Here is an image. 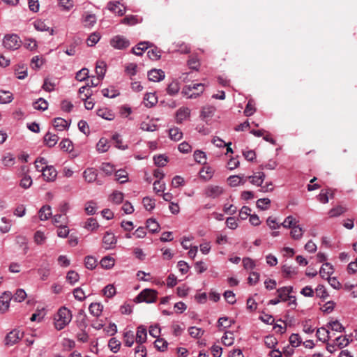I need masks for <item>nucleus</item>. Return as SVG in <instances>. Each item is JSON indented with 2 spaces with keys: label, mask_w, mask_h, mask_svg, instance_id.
<instances>
[{
  "label": "nucleus",
  "mask_w": 357,
  "mask_h": 357,
  "mask_svg": "<svg viewBox=\"0 0 357 357\" xmlns=\"http://www.w3.org/2000/svg\"><path fill=\"white\" fill-rule=\"evenodd\" d=\"M72 317V313L67 307L59 308L54 319L56 329L58 331L63 329L71 321Z\"/></svg>",
  "instance_id": "obj_1"
},
{
  "label": "nucleus",
  "mask_w": 357,
  "mask_h": 357,
  "mask_svg": "<svg viewBox=\"0 0 357 357\" xmlns=\"http://www.w3.org/2000/svg\"><path fill=\"white\" fill-rule=\"evenodd\" d=\"M205 86V84L202 83L189 84L183 87L182 93L187 98H196L204 92Z\"/></svg>",
  "instance_id": "obj_2"
},
{
  "label": "nucleus",
  "mask_w": 357,
  "mask_h": 357,
  "mask_svg": "<svg viewBox=\"0 0 357 357\" xmlns=\"http://www.w3.org/2000/svg\"><path fill=\"white\" fill-rule=\"evenodd\" d=\"M3 45L8 50H15L21 47L22 40L15 33L6 34L3 39Z\"/></svg>",
  "instance_id": "obj_3"
},
{
  "label": "nucleus",
  "mask_w": 357,
  "mask_h": 357,
  "mask_svg": "<svg viewBox=\"0 0 357 357\" xmlns=\"http://www.w3.org/2000/svg\"><path fill=\"white\" fill-rule=\"evenodd\" d=\"M156 298L157 291L155 290L145 289L139 294L135 301L137 303L146 302L147 303H151L155 301Z\"/></svg>",
  "instance_id": "obj_4"
},
{
  "label": "nucleus",
  "mask_w": 357,
  "mask_h": 357,
  "mask_svg": "<svg viewBox=\"0 0 357 357\" xmlns=\"http://www.w3.org/2000/svg\"><path fill=\"white\" fill-rule=\"evenodd\" d=\"M225 192L224 188L220 185H209L204 189V194L210 199H217Z\"/></svg>",
  "instance_id": "obj_5"
},
{
  "label": "nucleus",
  "mask_w": 357,
  "mask_h": 357,
  "mask_svg": "<svg viewBox=\"0 0 357 357\" xmlns=\"http://www.w3.org/2000/svg\"><path fill=\"white\" fill-rule=\"evenodd\" d=\"M191 110L188 107H181L177 109L175 114L176 121L177 123H182L183 121L190 119Z\"/></svg>",
  "instance_id": "obj_6"
},
{
  "label": "nucleus",
  "mask_w": 357,
  "mask_h": 357,
  "mask_svg": "<svg viewBox=\"0 0 357 357\" xmlns=\"http://www.w3.org/2000/svg\"><path fill=\"white\" fill-rule=\"evenodd\" d=\"M12 294L9 291L4 292L0 296V312H6L10 307V302L12 299Z\"/></svg>",
  "instance_id": "obj_7"
},
{
  "label": "nucleus",
  "mask_w": 357,
  "mask_h": 357,
  "mask_svg": "<svg viewBox=\"0 0 357 357\" xmlns=\"http://www.w3.org/2000/svg\"><path fill=\"white\" fill-rule=\"evenodd\" d=\"M148 79L151 82H158L165 77V72L161 69H152L148 72Z\"/></svg>",
  "instance_id": "obj_8"
},
{
  "label": "nucleus",
  "mask_w": 357,
  "mask_h": 357,
  "mask_svg": "<svg viewBox=\"0 0 357 357\" xmlns=\"http://www.w3.org/2000/svg\"><path fill=\"white\" fill-rule=\"evenodd\" d=\"M42 175L45 181H46L47 182H52L56 178L57 172L53 166L45 165V169L43 172Z\"/></svg>",
  "instance_id": "obj_9"
},
{
  "label": "nucleus",
  "mask_w": 357,
  "mask_h": 357,
  "mask_svg": "<svg viewBox=\"0 0 357 357\" xmlns=\"http://www.w3.org/2000/svg\"><path fill=\"white\" fill-rule=\"evenodd\" d=\"M130 41L122 36H116L113 38V47L118 50H124L129 47Z\"/></svg>",
  "instance_id": "obj_10"
},
{
  "label": "nucleus",
  "mask_w": 357,
  "mask_h": 357,
  "mask_svg": "<svg viewBox=\"0 0 357 357\" xmlns=\"http://www.w3.org/2000/svg\"><path fill=\"white\" fill-rule=\"evenodd\" d=\"M147 340V331L144 326H139L137 328L135 340L137 344H144Z\"/></svg>",
  "instance_id": "obj_11"
},
{
  "label": "nucleus",
  "mask_w": 357,
  "mask_h": 357,
  "mask_svg": "<svg viewBox=\"0 0 357 357\" xmlns=\"http://www.w3.org/2000/svg\"><path fill=\"white\" fill-rule=\"evenodd\" d=\"M22 337V333L17 330H13L10 331L6 337V344L8 345H12L15 344Z\"/></svg>",
  "instance_id": "obj_12"
},
{
  "label": "nucleus",
  "mask_w": 357,
  "mask_h": 357,
  "mask_svg": "<svg viewBox=\"0 0 357 357\" xmlns=\"http://www.w3.org/2000/svg\"><path fill=\"white\" fill-rule=\"evenodd\" d=\"M114 180L121 184L128 181V173L125 169H120L114 172Z\"/></svg>",
  "instance_id": "obj_13"
},
{
  "label": "nucleus",
  "mask_w": 357,
  "mask_h": 357,
  "mask_svg": "<svg viewBox=\"0 0 357 357\" xmlns=\"http://www.w3.org/2000/svg\"><path fill=\"white\" fill-rule=\"evenodd\" d=\"M110 147V140L106 137H101L96 144V149L99 153H105L107 151Z\"/></svg>",
  "instance_id": "obj_14"
},
{
  "label": "nucleus",
  "mask_w": 357,
  "mask_h": 357,
  "mask_svg": "<svg viewBox=\"0 0 357 357\" xmlns=\"http://www.w3.org/2000/svg\"><path fill=\"white\" fill-rule=\"evenodd\" d=\"M292 287H283L277 290L278 298L281 301H287L290 294L292 292Z\"/></svg>",
  "instance_id": "obj_15"
},
{
  "label": "nucleus",
  "mask_w": 357,
  "mask_h": 357,
  "mask_svg": "<svg viewBox=\"0 0 357 357\" xmlns=\"http://www.w3.org/2000/svg\"><path fill=\"white\" fill-rule=\"evenodd\" d=\"M83 177L88 183H93L97 178L96 170L92 167L86 168L83 172Z\"/></svg>",
  "instance_id": "obj_16"
},
{
  "label": "nucleus",
  "mask_w": 357,
  "mask_h": 357,
  "mask_svg": "<svg viewBox=\"0 0 357 357\" xmlns=\"http://www.w3.org/2000/svg\"><path fill=\"white\" fill-rule=\"evenodd\" d=\"M265 174L264 172H257L252 176H248L250 183L257 186H261L264 181Z\"/></svg>",
  "instance_id": "obj_17"
},
{
  "label": "nucleus",
  "mask_w": 357,
  "mask_h": 357,
  "mask_svg": "<svg viewBox=\"0 0 357 357\" xmlns=\"http://www.w3.org/2000/svg\"><path fill=\"white\" fill-rule=\"evenodd\" d=\"M333 273V268L329 263L324 264L319 270L320 275L324 279L328 278Z\"/></svg>",
  "instance_id": "obj_18"
},
{
  "label": "nucleus",
  "mask_w": 357,
  "mask_h": 357,
  "mask_svg": "<svg viewBox=\"0 0 357 357\" xmlns=\"http://www.w3.org/2000/svg\"><path fill=\"white\" fill-rule=\"evenodd\" d=\"M299 220L293 215L286 217L281 223L282 227L285 229H291L298 225Z\"/></svg>",
  "instance_id": "obj_19"
},
{
  "label": "nucleus",
  "mask_w": 357,
  "mask_h": 357,
  "mask_svg": "<svg viewBox=\"0 0 357 357\" xmlns=\"http://www.w3.org/2000/svg\"><path fill=\"white\" fill-rule=\"evenodd\" d=\"M228 183L231 187H236L241 185H243L246 182V179L243 178L238 175L230 176L228 178Z\"/></svg>",
  "instance_id": "obj_20"
},
{
  "label": "nucleus",
  "mask_w": 357,
  "mask_h": 357,
  "mask_svg": "<svg viewBox=\"0 0 357 357\" xmlns=\"http://www.w3.org/2000/svg\"><path fill=\"white\" fill-rule=\"evenodd\" d=\"M34 28L39 31H49L50 35L52 36L54 34V29H50L49 26L46 25L44 21L41 20H37L33 22Z\"/></svg>",
  "instance_id": "obj_21"
},
{
  "label": "nucleus",
  "mask_w": 357,
  "mask_h": 357,
  "mask_svg": "<svg viewBox=\"0 0 357 357\" xmlns=\"http://www.w3.org/2000/svg\"><path fill=\"white\" fill-rule=\"evenodd\" d=\"M107 65L106 63L103 61H98L96 66V73L98 77V79H102L105 72H106Z\"/></svg>",
  "instance_id": "obj_22"
},
{
  "label": "nucleus",
  "mask_w": 357,
  "mask_h": 357,
  "mask_svg": "<svg viewBox=\"0 0 357 357\" xmlns=\"http://www.w3.org/2000/svg\"><path fill=\"white\" fill-rule=\"evenodd\" d=\"M290 229V236L291 237V238L296 241L302 238L304 234V229L300 225H298L297 226L294 227Z\"/></svg>",
  "instance_id": "obj_23"
},
{
  "label": "nucleus",
  "mask_w": 357,
  "mask_h": 357,
  "mask_svg": "<svg viewBox=\"0 0 357 357\" xmlns=\"http://www.w3.org/2000/svg\"><path fill=\"white\" fill-rule=\"evenodd\" d=\"M216 110L215 107L213 105H206L202 107L201 111V117L203 119L211 118Z\"/></svg>",
  "instance_id": "obj_24"
},
{
  "label": "nucleus",
  "mask_w": 357,
  "mask_h": 357,
  "mask_svg": "<svg viewBox=\"0 0 357 357\" xmlns=\"http://www.w3.org/2000/svg\"><path fill=\"white\" fill-rule=\"evenodd\" d=\"M59 139V138L56 135L50 132H48L44 137L45 144L49 147L54 146L56 144Z\"/></svg>",
  "instance_id": "obj_25"
},
{
  "label": "nucleus",
  "mask_w": 357,
  "mask_h": 357,
  "mask_svg": "<svg viewBox=\"0 0 357 357\" xmlns=\"http://www.w3.org/2000/svg\"><path fill=\"white\" fill-rule=\"evenodd\" d=\"M142 19L137 15H128L121 20V23L133 26L142 22Z\"/></svg>",
  "instance_id": "obj_26"
},
{
  "label": "nucleus",
  "mask_w": 357,
  "mask_h": 357,
  "mask_svg": "<svg viewBox=\"0 0 357 357\" xmlns=\"http://www.w3.org/2000/svg\"><path fill=\"white\" fill-rule=\"evenodd\" d=\"M316 335L318 340L323 342H328L331 337L329 331L324 327L317 329Z\"/></svg>",
  "instance_id": "obj_27"
},
{
  "label": "nucleus",
  "mask_w": 357,
  "mask_h": 357,
  "mask_svg": "<svg viewBox=\"0 0 357 357\" xmlns=\"http://www.w3.org/2000/svg\"><path fill=\"white\" fill-rule=\"evenodd\" d=\"M149 42H141L136 47H132V52L137 56H142L149 47Z\"/></svg>",
  "instance_id": "obj_28"
},
{
  "label": "nucleus",
  "mask_w": 357,
  "mask_h": 357,
  "mask_svg": "<svg viewBox=\"0 0 357 357\" xmlns=\"http://www.w3.org/2000/svg\"><path fill=\"white\" fill-rule=\"evenodd\" d=\"M113 145L120 150H126L128 148V144L123 141L119 135H113Z\"/></svg>",
  "instance_id": "obj_29"
},
{
  "label": "nucleus",
  "mask_w": 357,
  "mask_h": 357,
  "mask_svg": "<svg viewBox=\"0 0 357 357\" xmlns=\"http://www.w3.org/2000/svg\"><path fill=\"white\" fill-rule=\"evenodd\" d=\"M347 211V208L345 206L338 205L333 208H332L328 211V215L330 218H335L341 215Z\"/></svg>",
  "instance_id": "obj_30"
},
{
  "label": "nucleus",
  "mask_w": 357,
  "mask_h": 357,
  "mask_svg": "<svg viewBox=\"0 0 357 357\" xmlns=\"http://www.w3.org/2000/svg\"><path fill=\"white\" fill-rule=\"evenodd\" d=\"M40 220H47L52 215V209L50 206H43L38 212Z\"/></svg>",
  "instance_id": "obj_31"
},
{
  "label": "nucleus",
  "mask_w": 357,
  "mask_h": 357,
  "mask_svg": "<svg viewBox=\"0 0 357 357\" xmlns=\"http://www.w3.org/2000/svg\"><path fill=\"white\" fill-rule=\"evenodd\" d=\"M214 174L213 169L211 167H204L199 172L200 177L204 181L210 180Z\"/></svg>",
  "instance_id": "obj_32"
},
{
  "label": "nucleus",
  "mask_w": 357,
  "mask_h": 357,
  "mask_svg": "<svg viewBox=\"0 0 357 357\" xmlns=\"http://www.w3.org/2000/svg\"><path fill=\"white\" fill-rule=\"evenodd\" d=\"M169 136L172 140L177 142L183 137V132L178 128L174 127L169 130Z\"/></svg>",
  "instance_id": "obj_33"
},
{
  "label": "nucleus",
  "mask_w": 357,
  "mask_h": 357,
  "mask_svg": "<svg viewBox=\"0 0 357 357\" xmlns=\"http://www.w3.org/2000/svg\"><path fill=\"white\" fill-rule=\"evenodd\" d=\"M144 101L146 107H151L157 103L158 100L155 93H147L144 96Z\"/></svg>",
  "instance_id": "obj_34"
},
{
  "label": "nucleus",
  "mask_w": 357,
  "mask_h": 357,
  "mask_svg": "<svg viewBox=\"0 0 357 357\" xmlns=\"http://www.w3.org/2000/svg\"><path fill=\"white\" fill-rule=\"evenodd\" d=\"M102 305L100 303H93L89 305V310L94 317H99L102 311Z\"/></svg>",
  "instance_id": "obj_35"
},
{
  "label": "nucleus",
  "mask_w": 357,
  "mask_h": 357,
  "mask_svg": "<svg viewBox=\"0 0 357 357\" xmlns=\"http://www.w3.org/2000/svg\"><path fill=\"white\" fill-rule=\"evenodd\" d=\"M54 126L56 130L62 131L66 129L69 126V124L64 119L55 118L54 119Z\"/></svg>",
  "instance_id": "obj_36"
},
{
  "label": "nucleus",
  "mask_w": 357,
  "mask_h": 357,
  "mask_svg": "<svg viewBox=\"0 0 357 357\" xmlns=\"http://www.w3.org/2000/svg\"><path fill=\"white\" fill-rule=\"evenodd\" d=\"M96 22V17L93 14L86 13L83 16V24L86 27L93 26Z\"/></svg>",
  "instance_id": "obj_37"
},
{
  "label": "nucleus",
  "mask_w": 357,
  "mask_h": 357,
  "mask_svg": "<svg viewBox=\"0 0 357 357\" xmlns=\"http://www.w3.org/2000/svg\"><path fill=\"white\" fill-rule=\"evenodd\" d=\"M118 114L122 118H128L132 112V108L128 105H123L117 108Z\"/></svg>",
  "instance_id": "obj_38"
},
{
  "label": "nucleus",
  "mask_w": 357,
  "mask_h": 357,
  "mask_svg": "<svg viewBox=\"0 0 357 357\" xmlns=\"http://www.w3.org/2000/svg\"><path fill=\"white\" fill-rule=\"evenodd\" d=\"M180 90V84L177 81L170 82L167 88V92L170 96H174L178 93Z\"/></svg>",
  "instance_id": "obj_39"
},
{
  "label": "nucleus",
  "mask_w": 357,
  "mask_h": 357,
  "mask_svg": "<svg viewBox=\"0 0 357 357\" xmlns=\"http://www.w3.org/2000/svg\"><path fill=\"white\" fill-rule=\"evenodd\" d=\"M79 93L82 100L89 98L92 96V91L89 89V83H87L86 85L80 87L79 89Z\"/></svg>",
  "instance_id": "obj_40"
},
{
  "label": "nucleus",
  "mask_w": 357,
  "mask_h": 357,
  "mask_svg": "<svg viewBox=\"0 0 357 357\" xmlns=\"http://www.w3.org/2000/svg\"><path fill=\"white\" fill-rule=\"evenodd\" d=\"M146 228L151 233H156L160 230V225L155 219L150 218L146 220Z\"/></svg>",
  "instance_id": "obj_41"
},
{
  "label": "nucleus",
  "mask_w": 357,
  "mask_h": 357,
  "mask_svg": "<svg viewBox=\"0 0 357 357\" xmlns=\"http://www.w3.org/2000/svg\"><path fill=\"white\" fill-rule=\"evenodd\" d=\"M2 164L6 167H10L13 165H14L15 162V158L13 156V154L8 153L6 154L4 156H3L2 159Z\"/></svg>",
  "instance_id": "obj_42"
},
{
  "label": "nucleus",
  "mask_w": 357,
  "mask_h": 357,
  "mask_svg": "<svg viewBox=\"0 0 357 357\" xmlns=\"http://www.w3.org/2000/svg\"><path fill=\"white\" fill-rule=\"evenodd\" d=\"M153 161L156 166L162 167L168 162V157L162 154L155 155L153 157Z\"/></svg>",
  "instance_id": "obj_43"
},
{
  "label": "nucleus",
  "mask_w": 357,
  "mask_h": 357,
  "mask_svg": "<svg viewBox=\"0 0 357 357\" xmlns=\"http://www.w3.org/2000/svg\"><path fill=\"white\" fill-rule=\"evenodd\" d=\"M124 343L125 344L130 347L133 345L135 342V337L133 332L131 331H126L123 333Z\"/></svg>",
  "instance_id": "obj_44"
},
{
  "label": "nucleus",
  "mask_w": 357,
  "mask_h": 357,
  "mask_svg": "<svg viewBox=\"0 0 357 357\" xmlns=\"http://www.w3.org/2000/svg\"><path fill=\"white\" fill-rule=\"evenodd\" d=\"M234 335L231 331H227L225 333L222 337V342L225 346H231L234 344Z\"/></svg>",
  "instance_id": "obj_45"
},
{
  "label": "nucleus",
  "mask_w": 357,
  "mask_h": 357,
  "mask_svg": "<svg viewBox=\"0 0 357 357\" xmlns=\"http://www.w3.org/2000/svg\"><path fill=\"white\" fill-rule=\"evenodd\" d=\"M13 100V94L10 91H0V103L7 104Z\"/></svg>",
  "instance_id": "obj_46"
},
{
  "label": "nucleus",
  "mask_w": 357,
  "mask_h": 357,
  "mask_svg": "<svg viewBox=\"0 0 357 357\" xmlns=\"http://www.w3.org/2000/svg\"><path fill=\"white\" fill-rule=\"evenodd\" d=\"M99 227V225L96 219L90 218L85 222L84 227L89 231H95Z\"/></svg>",
  "instance_id": "obj_47"
},
{
  "label": "nucleus",
  "mask_w": 357,
  "mask_h": 357,
  "mask_svg": "<svg viewBox=\"0 0 357 357\" xmlns=\"http://www.w3.org/2000/svg\"><path fill=\"white\" fill-rule=\"evenodd\" d=\"M84 264L86 268L93 270L97 266L98 261L93 256H86L84 259Z\"/></svg>",
  "instance_id": "obj_48"
},
{
  "label": "nucleus",
  "mask_w": 357,
  "mask_h": 357,
  "mask_svg": "<svg viewBox=\"0 0 357 357\" xmlns=\"http://www.w3.org/2000/svg\"><path fill=\"white\" fill-rule=\"evenodd\" d=\"M33 106L35 109L45 111L48 108V103L45 99L40 98L33 102Z\"/></svg>",
  "instance_id": "obj_49"
},
{
  "label": "nucleus",
  "mask_w": 357,
  "mask_h": 357,
  "mask_svg": "<svg viewBox=\"0 0 357 357\" xmlns=\"http://www.w3.org/2000/svg\"><path fill=\"white\" fill-rule=\"evenodd\" d=\"M271 199L268 198H261L257 201V206L261 210L265 211L269 208Z\"/></svg>",
  "instance_id": "obj_50"
},
{
  "label": "nucleus",
  "mask_w": 357,
  "mask_h": 357,
  "mask_svg": "<svg viewBox=\"0 0 357 357\" xmlns=\"http://www.w3.org/2000/svg\"><path fill=\"white\" fill-rule=\"evenodd\" d=\"M52 222L54 225L56 227L61 226L62 224H64V225H66L68 222V218L66 216H63V215L56 214L54 215L52 218Z\"/></svg>",
  "instance_id": "obj_51"
},
{
  "label": "nucleus",
  "mask_w": 357,
  "mask_h": 357,
  "mask_svg": "<svg viewBox=\"0 0 357 357\" xmlns=\"http://www.w3.org/2000/svg\"><path fill=\"white\" fill-rule=\"evenodd\" d=\"M314 294H316V296L317 297H319L323 300H325L328 296V294L326 291L324 286H323L321 284H319L316 287V289L314 290Z\"/></svg>",
  "instance_id": "obj_52"
},
{
  "label": "nucleus",
  "mask_w": 357,
  "mask_h": 357,
  "mask_svg": "<svg viewBox=\"0 0 357 357\" xmlns=\"http://www.w3.org/2000/svg\"><path fill=\"white\" fill-rule=\"evenodd\" d=\"M112 247V236L109 231H107L102 238V248L108 250Z\"/></svg>",
  "instance_id": "obj_53"
},
{
  "label": "nucleus",
  "mask_w": 357,
  "mask_h": 357,
  "mask_svg": "<svg viewBox=\"0 0 357 357\" xmlns=\"http://www.w3.org/2000/svg\"><path fill=\"white\" fill-rule=\"evenodd\" d=\"M143 205L147 211H152L155 206V202L154 199L146 197L142 200Z\"/></svg>",
  "instance_id": "obj_54"
},
{
  "label": "nucleus",
  "mask_w": 357,
  "mask_h": 357,
  "mask_svg": "<svg viewBox=\"0 0 357 357\" xmlns=\"http://www.w3.org/2000/svg\"><path fill=\"white\" fill-rule=\"evenodd\" d=\"M188 331L190 336L194 338L201 337L204 333V330H202L201 328L195 326L190 327Z\"/></svg>",
  "instance_id": "obj_55"
},
{
  "label": "nucleus",
  "mask_w": 357,
  "mask_h": 357,
  "mask_svg": "<svg viewBox=\"0 0 357 357\" xmlns=\"http://www.w3.org/2000/svg\"><path fill=\"white\" fill-rule=\"evenodd\" d=\"M147 351L144 344H137L135 348V357H146Z\"/></svg>",
  "instance_id": "obj_56"
},
{
  "label": "nucleus",
  "mask_w": 357,
  "mask_h": 357,
  "mask_svg": "<svg viewBox=\"0 0 357 357\" xmlns=\"http://www.w3.org/2000/svg\"><path fill=\"white\" fill-rule=\"evenodd\" d=\"M126 8L123 4L120 3L117 1L113 3V12L116 13L119 16H122L125 14Z\"/></svg>",
  "instance_id": "obj_57"
},
{
  "label": "nucleus",
  "mask_w": 357,
  "mask_h": 357,
  "mask_svg": "<svg viewBox=\"0 0 357 357\" xmlns=\"http://www.w3.org/2000/svg\"><path fill=\"white\" fill-rule=\"evenodd\" d=\"M47 165V160L44 158H38L35 160V167L38 172H42L45 169V167Z\"/></svg>",
  "instance_id": "obj_58"
},
{
  "label": "nucleus",
  "mask_w": 357,
  "mask_h": 357,
  "mask_svg": "<svg viewBox=\"0 0 357 357\" xmlns=\"http://www.w3.org/2000/svg\"><path fill=\"white\" fill-rule=\"evenodd\" d=\"M79 274L74 271H68L66 275L67 281L71 284H74L75 282H77L79 280Z\"/></svg>",
  "instance_id": "obj_59"
},
{
  "label": "nucleus",
  "mask_w": 357,
  "mask_h": 357,
  "mask_svg": "<svg viewBox=\"0 0 357 357\" xmlns=\"http://www.w3.org/2000/svg\"><path fill=\"white\" fill-rule=\"evenodd\" d=\"M155 347L160 351H164L167 349L168 343L162 338H158L154 342Z\"/></svg>",
  "instance_id": "obj_60"
},
{
  "label": "nucleus",
  "mask_w": 357,
  "mask_h": 357,
  "mask_svg": "<svg viewBox=\"0 0 357 357\" xmlns=\"http://www.w3.org/2000/svg\"><path fill=\"white\" fill-rule=\"evenodd\" d=\"M89 77V70L82 68L76 73L75 79L79 82L85 81Z\"/></svg>",
  "instance_id": "obj_61"
},
{
  "label": "nucleus",
  "mask_w": 357,
  "mask_h": 357,
  "mask_svg": "<svg viewBox=\"0 0 357 357\" xmlns=\"http://www.w3.org/2000/svg\"><path fill=\"white\" fill-rule=\"evenodd\" d=\"M193 156L195 160L197 162L200 164H204L206 162V156L204 152L197 150L195 151Z\"/></svg>",
  "instance_id": "obj_62"
},
{
  "label": "nucleus",
  "mask_w": 357,
  "mask_h": 357,
  "mask_svg": "<svg viewBox=\"0 0 357 357\" xmlns=\"http://www.w3.org/2000/svg\"><path fill=\"white\" fill-rule=\"evenodd\" d=\"M335 342L337 347L340 349L347 347L349 343V339L346 336H339L335 338Z\"/></svg>",
  "instance_id": "obj_63"
},
{
  "label": "nucleus",
  "mask_w": 357,
  "mask_h": 357,
  "mask_svg": "<svg viewBox=\"0 0 357 357\" xmlns=\"http://www.w3.org/2000/svg\"><path fill=\"white\" fill-rule=\"evenodd\" d=\"M255 112V103L252 100H250L244 110V114L246 116H250Z\"/></svg>",
  "instance_id": "obj_64"
}]
</instances>
